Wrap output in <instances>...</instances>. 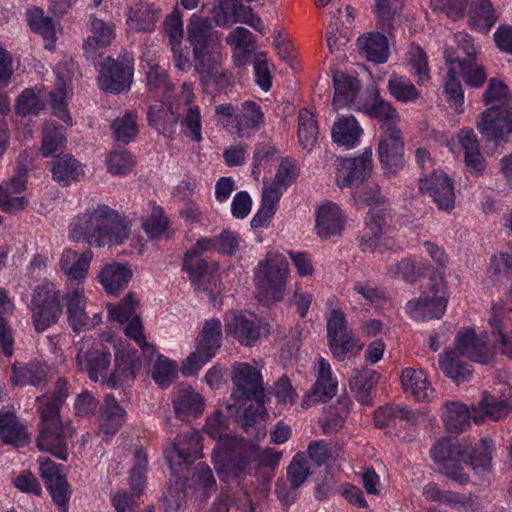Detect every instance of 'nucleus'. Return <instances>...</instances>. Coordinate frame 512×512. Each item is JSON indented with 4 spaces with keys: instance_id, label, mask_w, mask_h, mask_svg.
I'll list each match as a JSON object with an SVG mask.
<instances>
[{
    "instance_id": "obj_43",
    "label": "nucleus",
    "mask_w": 512,
    "mask_h": 512,
    "mask_svg": "<svg viewBox=\"0 0 512 512\" xmlns=\"http://www.w3.org/2000/svg\"><path fill=\"white\" fill-rule=\"evenodd\" d=\"M482 101L487 109H512V95L508 86L495 78L489 80L487 88L483 93Z\"/></svg>"
},
{
    "instance_id": "obj_40",
    "label": "nucleus",
    "mask_w": 512,
    "mask_h": 512,
    "mask_svg": "<svg viewBox=\"0 0 512 512\" xmlns=\"http://www.w3.org/2000/svg\"><path fill=\"white\" fill-rule=\"evenodd\" d=\"M350 400L340 398L336 404L329 406L319 418L322 431L326 435L337 433L343 428L345 420L350 412Z\"/></svg>"
},
{
    "instance_id": "obj_17",
    "label": "nucleus",
    "mask_w": 512,
    "mask_h": 512,
    "mask_svg": "<svg viewBox=\"0 0 512 512\" xmlns=\"http://www.w3.org/2000/svg\"><path fill=\"white\" fill-rule=\"evenodd\" d=\"M477 128L486 140L502 145L512 134V109H486L479 116Z\"/></svg>"
},
{
    "instance_id": "obj_51",
    "label": "nucleus",
    "mask_w": 512,
    "mask_h": 512,
    "mask_svg": "<svg viewBox=\"0 0 512 512\" xmlns=\"http://www.w3.org/2000/svg\"><path fill=\"white\" fill-rule=\"evenodd\" d=\"M28 23L33 31L44 38L45 48L52 50L55 42V27L52 19L44 16L43 10L35 8L28 12Z\"/></svg>"
},
{
    "instance_id": "obj_6",
    "label": "nucleus",
    "mask_w": 512,
    "mask_h": 512,
    "mask_svg": "<svg viewBox=\"0 0 512 512\" xmlns=\"http://www.w3.org/2000/svg\"><path fill=\"white\" fill-rule=\"evenodd\" d=\"M494 443L489 438H482L470 454L453 439H443L431 449L432 459L439 463V472L458 485L469 483V476L464 466L470 464L476 474L487 473L492 467Z\"/></svg>"
},
{
    "instance_id": "obj_36",
    "label": "nucleus",
    "mask_w": 512,
    "mask_h": 512,
    "mask_svg": "<svg viewBox=\"0 0 512 512\" xmlns=\"http://www.w3.org/2000/svg\"><path fill=\"white\" fill-rule=\"evenodd\" d=\"M334 97L332 105L334 109H340L354 104L360 90L359 81L342 72L333 74Z\"/></svg>"
},
{
    "instance_id": "obj_63",
    "label": "nucleus",
    "mask_w": 512,
    "mask_h": 512,
    "mask_svg": "<svg viewBox=\"0 0 512 512\" xmlns=\"http://www.w3.org/2000/svg\"><path fill=\"white\" fill-rule=\"evenodd\" d=\"M407 60L411 65L414 74L418 77V83L422 84L429 79V68L427 55L419 46L412 44L407 52Z\"/></svg>"
},
{
    "instance_id": "obj_64",
    "label": "nucleus",
    "mask_w": 512,
    "mask_h": 512,
    "mask_svg": "<svg viewBox=\"0 0 512 512\" xmlns=\"http://www.w3.org/2000/svg\"><path fill=\"white\" fill-rule=\"evenodd\" d=\"M177 376V365L164 356H159L152 373L154 381L161 387L168 386Z\"/></svg>"
},
{
    "instance_id": "obj_62",
    "label": "nucleus",
    "mask_w": 512,
    "mask_h": 512,
    "mask_svg": "<svg viewBox=\"0 0 512 512\" xmlns=\"http://www.w3.org/2000/svg\"><path fill=\"white\" fill-rule=\"evenodd\" d=\"M280 199L268 193L262 192L261 208L253 216L251 226L253 228H263L268 225L274 214Z\"/></svg>"
},
{
    "instance_id": "obj_27",
    "label": "nucleus",
    "mask_w": 512,
    "mask_h": 512,
    "mask_svg": "<svg viewBox=\"0 0 512 512\" xmlns=\"http://www.w3.org/2000/svg\"><path fill=\"white\" fill-rule=\"evenodd\" d=\"M64 300L68 323L74 332L79 333L89 325L84 288L78 284L67 289Z\"/></svg>"
},
{
    "instance_id": "obj_16",
    "label": "nucleus",
    "mask_w": 512,
    "mask_h": 512,
    "mask_svg": "<svg viewBox=\"0 0 512 512\" xmlns=\"http://www.w3.org/2000/svg\"><path fill=\"white\" fill-rule=\"evenodd\" d=\"M372 148L367 147L363 153L354 158H344L337 166L336 183L338 187H354L364 182L372 172Z\"/></svg>"
},
{
    "instance_id": "obj_25",
    "label": "nucleus",
    "mask_w": 512,
    "mask_h": 512,
    "mask_svg": "<svg viewBox=\"0 0 512 512\" xmlns=\"http://www.w3.org/2000/svg\"><path fill=\"white\" fill-rule=\"evenodd\" d=\"M444 59L446 65H453L466 85L480 88L485 83L487 79L485 68L476 64L475 59H461L452 46L445 48Z\"/></svg>"
},
{
    "instance_id": "obj_20",
    "label": "nucleus",
    "mask_w": 512,
    "mask_h": 512,
    "mask_svg": "<svg viewBox=\"0 0 512 512\" xmlns=\"http://www.w3.org/2000/svg\"><path fill=\"white\" fill-rule=\"evenodd\" d=\"M225 331L241 345L252 346L260 337L261 325L253 314L230 312L225 316Z\"/></svg>"
},
{
    "instance_id": "obj_15",
    "label": "nucleus",
    "mask_w": 512,
    "mask_h": 512,
    "mask_svg": "<svg viewBox=\"0 0 512 512\" xmlns=\"http://www.w3.org/2000/svg\"><path fill=\"white\" fill-rule=\"evenodd\" d=\"M232 396L237 401L264 400V386L260 371L247 363H237L233 367Z\"/></svg>"
},
{
    "instance_id": "obj_55",
    "label": "nucleus",
    "mask_w": 512,
    "mask_h": 512,
    "mask_svg": "<svg viewBox=\"0 0 512 512\" xmlns=\"http://www.w3.org/2000/svg\"><path fill=\"white\" fill-rule=\"evenodd\" d=\"M147 85L149 91L156 96H167L174 89V85L168 80L166 71L157 64L149 65Z\"/></svg>"
},
{
    "instance_id": "obj_44",
    "label": "nucleus",
    "mask_w": 512,
    "mask_h": 512,
    "mask_svg": "<svg viewBox=\"0 0 512 512\" xmlns=\"http://www.w3.org/2000/svg\"><path fill=\"white\" fill-rule=\"evenodd\" d=\"M357 110H363L367 115L377 119L381 123L383 131L389 128H398L399 115L396 109L387 101L376 97L372 104L364 105L363 108L357 107Z\"/></svg>"
},
{
    "instance_id": "obj_60",
    "label": "nucleus",
    "mask_w": 512,
    "mask_h": 512,
    "mask_svg": "<svg viewBox=\"0 0 512 512\" xmlns=\"http://www.w3.org/2000/svg\"><path fill=\"white\" fill-rule=\"evenodd\" d=\"M310 475V467L303 454H296L287 468V479L292 489H298Z\"/></svg>"
},
{
    "instance_id": "obj_2",
    "label": "nucleus",
    "mask_w": 512,
    "mask_h": 512,
    "mask_svg": "<svg viewBox=\"0 0 512 512\" xmlns=\"http://www.w3.org/2000/svg\"><path fill=\"white\" fill-rule=\"evenodd\" d=\"M187 40L193 49L194 71L203 85L215 84L219 89L230 85L231 73L221 68L225 60L222 33L209 18L193 14L187 25Z\"/></svg>"
},
{
    "instance_id": "obj_24",
    "label": "nucleus",
    "mask_w": 512,
    "mask_h": 512,
    "mask_svg": "<svg viewBox=\"0 0 512 512\" xmlns=\"http://www.w3.org/2000/svg\"><path fill=\"white\" fill-rule=\"evenodd\" d=\"M90 34L84 40L83 49L87 58L94 59L98 50L109 46L115 38V26L110 21H104L94 15L88 22Z\"/></svg>"
},
{
    "instance_id": "obj_29",
    "label": "nucleus",
    "mask_w": 512,
    "mask_h": 512,
    "mask_svg": "<svg viewBox=\"0 0 512 512\" xmlns=\"http://www.w3.org/2000/svg\"><path fill=\"white\" fill-rule=\"evenodd\" d=\"M363 129L353 115L339 116L331 129L334 143L353 149L359 145Z\"/></svg>"
},
{
    "instance_id": "obj_21",
    "label": "nucleus",
    "mask_w": 512,
    "mask_h": 512,
    "mask_svg": "<svg viewBox=\"0 0 512 512\" xmlns=\"http://www.w3.org/2000/svg\"><path fill=\"white\" fill-rule=\"evenodd\" d=\"M404 142L398 128L383 131L379 138L378 157L381 165L388 171L403 166Z\"/></svg>"
},
{
    "instance_id": "obj_23",
    "label": "nucleus",
    "mask_w": 512,
    "mask_h": 512,
    "mask_svg": "<svg viewBox=\"0 0 512 512\" xmlns=\"http://www.w3.org/2000/svg\"><path fill=\"white\" fill-rule=\"evenodd\" d=\"M264 113L254 101H244L239 106L236 122L231 125L230 133L240 138H249L264 125Z\"/></svg>"
},
{
    "instance_id": "obj_39",
    "label": "nucleus",
    "mask_w": 512,
    "mask_h": 512,
    "mask_svg": "<svg viewBox=\"0 0 512 512\" xmlns=\"http://www.w3.org/2000/svg\"><path fill=\"white\" fill-rule=\"evenodd\" d=\"M51 172L53 179L64 186L84 177L81 163L70 154L57 157L52 162Z\"/></svg>"
},
{
    "instance_id": "obj_49",
    "label": "nucleus",
    "mask_w": 512,
    "mask_h": 512,
    "mask_svg": "<svg viewBox=\"0 0 512 512\" xmlns=\"http://www.w3.org/2000/svg\"><path fill=\"white\" fill-rule=\"evenodd\" d=\"M387 88L391 96L401 103H413L421 95L409 79L396 74H392L388 79Z\"/></svg>"
},
{
    "instance_id": "obj_32",
    "label": "nucleus",
    "mask_w": 512,
    "mask_h": 512,
    "mask_svg": "<svg viewBox=\"0 0 512 512\" xmlns=\"http://www.w3.org/2000/svg\"><path fill=\"white\" fill-rule=\"evenodd\" d=\"M173 407L179 419L188 421L203 412L204 399L190 387L180 388L174 394Z\"/></svg>"
},
{
    "instance_id": "obj_10",
    "label": "nucleus",
    "mask_w": 512,
    "mask_h": 512,
    "mask_svg": "<svg viewBox=\"0 0 512 512\" xmlns=\"http://www.w3.org/2000/svg\"><path fill=\"white\" fill-rule=\"evenodd\" d=\"M288 262L282 255L268 257L259 262L255 270V283L265 297L272 301H280L287 285Z\"/></svg>"
},
{
    "instance_id": "obj_7",
    "label": "nucleus",
    "mask_w": 512,
    "mask_h": 512,
    "mask_svg": "<svg viewBox=\"0 0 512 512\" xmlns=\"http://www.w3.org/2000/svg\"><path fill=\"white\" fill-rule=\"evenodd\" d=\"M493 356L494 352L485 336L478 337L473 330H461L456 336V348L440 355L439 366L447 377L459 385L472 376L471 365L463 361L462 357L488 364Z\"/></svg>"
},
{
    "instance_id": "obj_38",
    "label": "nucleus",
    "mask_w": 512,
    "mask_h": 512,
    "mask_svg": "<svg viewBox=\"0 0 512 512\" xmlns=\"http://www.w3.org/2000/svg\"><path fill=\"white\" fill-rule=\"evenodd\" d=\"M126 420V412L111 394L105 397L100 408L99 425L108 435H114Z\"/></svg>"
},
{
    "instance_id": "obj_48",
    "label": "nucleus",
    "mask_w": 512,
    "mask_h": 512,
    "mask_svg": "<svg viewBox=\"0 0 512 512\" xmlns=\"http://www.w3.org/2000/svg\"><path fill=\"white\" fill-rule=\"evenodd\" d=\"M148 120L159 133L166 134L172 132L178 122V117L173 113L171 106L157 102L150 106Z\"/></svg>"
},
{
    "instance_id": "obj_11",
    "label": "nucleus",
    "mask_w": 512,
    "mask_h": 512,
    "mask_svg": "<svg viewBox=\"0 0 512 512\" xmlns=\"http://www.w3.org/2000/svg\"><path fill=\"white\" fill-rule=\"evenodd\" d=\"M447 306V291L442 280L431 282L429 288L418 298L407 302L406 311L416 321L441 318Z\"/></svg>"
},
{
    "instance_id": "obj_37",
    "label": "nucleus",
    "mask_w": 512,
    "mask_h": 512,
    "mask_svg": "<svg viewBox=\"0 0 512 512\" xmlns=\"http://www.w3.org/2000/svg\"><path fill=\"white\" fill-rule=\"evenodd\" d=\"M445 413L443 420L447 430L452 433H457L465 430L469 425L470 419L473 418L475 422H481L482 416L478 417L475 410L469 411L468 408L461 402L452 401L445 402Z\"/></svg>"
},
{
    "instance_id": "obj_58",
    "label": "nucleus",
    "mask_w": 512,
    "mask_h": 512,
    "mask_svg": "<svg viewBox=\"0 0 512 512\" xmlns=\"http://www.w3.org/2000/svg\"><path fill=\"white\" fill-rule=\"evenodd\" d=\"M226 44L231 46L233 50H244L246 52H254L257 43L253 33L245 27L237 26L232 29L225 38Z\"/></svg>"
},
{
    "instance_id": "obj_34",
    "label": "nucleus",
    "mask_w": 512,
    "mask_h": 512,
    "mask_svg": "<svg viewBox=\"0 0 512 512\" xmlns=\"http://www.w3.org/2000/svg\"><path fill=\"white\" fill-rule=\"evenodd\" d=\"M92 256L90 250L78 254L71 249H66L60 257L59 265L69 281L80 282L87 277Z\"/></svg>"
},
{
    "instance_id": "obj_28",
    "label": "nucleus",
    "mask_w": 512,
    "mask_h": 512,
    "mask_svg": "<svg viewBox=\"0 0 512 512\" xmlns=\"http://www.w3.org/2000/svg\"><path fill=\"white\" fill-rule=\"evenodd\" d=\"M132 275L128 265L112 262L101 268L98 279L108 294L116 295L127 287Z\"/></svg>"
},
{
    "instance_id": "obj_33",
    "label": "nucleus",
    "mask_w": 512,
    "mask_h": 512,
    "mask_svg": "<svg viewBox=\"0 0 512 512\" xmlns=\"http://www.w3.org/2000/svg\"><path fill=\"white\" fill-rule=\"evenodd\" d=\"M0 439L4 444L15 447L24 446L29 442L26 426L13 411L0 412Z\"/></svg>"
},
{
    "instance_id": "obj_57",
    "label": "nucleus",
    "mask_w": 512,
    "mask_h": 512,
    "mask_svg": "<svg viewBox=\"0 0 512 512\" xmlns=\"http://www.w3.org/2000/svg\"><path fill=\"white\" fill-rule=\"evenodd\" d=\"M112 129L117 142L122 144L129 143L138 133L136 115L128 112L123 117L115 119Z\"/></svg>"
},
{
    "instance_id": "obj_35",
    "label": "nucleus",
    "mask_w": 512,
    "mask_h": 512,
    "mask_svg": "<svg viewBox=\"0 0 512 512\" xmlns=\"http://www.w3.org/2000/svg\"><path fill=\"white\" fill-rule=\"evenodd\" d=\"M47 374V366L39 361L15 363L12 367L11 381L17 386L41 387L47 380Z\"/></svg>"
},
{
    "instance_id": "obj_26",
    "label": "nucleus",
    "mask_w": 512,
    "mask_h": 512,
    "mask_svg": "<svg viewBox=\"0 0 512 512\" xmlns=\"http://www.w3.org/2000/svg\"><path fill=\"white\" fill-rule=\"evenodd\" d=\"M506 308L503 302L495 303L491 309L488 323L493 339L492 351L498 352L508 358H512V330H507L503 318Z\"/></svg>"
},
{
    "instance_id": "obj_9",
    "label": "nucleus",
    "mask_w": 512,
    "mask_h": 512,
    "mask_svg": "<svg viewBox=\"0 0 512 512\" xmlns=\"http://www.w3.org/2000/svg\"><path fill=\"white\" fill-rule=\"evenodd\" d=\"M222 324L218 318L207 320L197 337L196 350L183 363L181 372L192 376L209 362L221 346Z\"/></svg>"
},
{
    "instance_id": "obj_45",
    "label": "nucleus",
    "mask_w": 512,
    "mask_h": 512,
    "mask_svg": "<svg viewBox=\"0 0 512 512\" xmlns=\"http://www.w3.org/2000/svg\"><path fill=\"white\" fill-rule=\"evenodd\" d=\"M496 21L497 16L489 0H471V26L480 32H488Z\"/></svg>"
},
{
    "instance_id": "obj_46",
    "label": "nucleus",
    "mask_w": 512,
    "mask_h": 512,
    "mask_svg": "<svg viewBox=\"0 0 512 512\" xmlns=\"http://www.w3.org/2000/svg\"><path fill=\"white\" fill-rule=\"evenodd\" d=\"M319 128L315 116L307 109L299 111L298 140L303 150L311 151L317 143Z\"/></svg>"
},
{
    "instance_id": "obj_61",
    "label": "nucleus",
    "mask_w": 512,
    "mask_h": 512,
    "mask_svg": "<svg viewBox=\"0 0 512 512\" xmlns=\"http://www.w3.org/2000/svg\"><path fill=\"white\" fill-rule=\"evenodd\" d=\"M192 483L196 491L207 497L212 492L216 491V480L213 476L212 470L205 463H199L195 467L192 476Z\"/></svg>"
},
{
    "instance_id": "obj_54",
    "label": "nucleus",
    "mask_w": 512,
    "mask_h": 512,
    "mask_svg": "<svg viewBox=\"0 0 512 512\" xmlns=\"http://www.w3.org/2000/svg\"><path fill=\"white\" fill-rule=\"evenodd\" d=\"M183 267L185 271L188 273L192 283L195 285L196 289L199 290H207V286L205 284V279L207 277V263L197 255H193L192 253L186 252Z\"/></svg>"
},
{
    "instance_id": "obj_3",
    "label": "nucleus",
    "mask_w": 512,
    "mask_h": 512,
    "mask_svg": "<svg viewBox=\"0 0 512 512\" xmlns=\"http://www.w3.org/2000/svg\"><path fill=\"white\" fill-rule=\"evenodd\" d=\"M226 416L219 410L210 415L204 431L217 444L213 449L214 468L224 480L240 477L251 471V460L257 455L254 442L227 434Z\"/></svg>"
},
{
    "instance_id": "obj_53",
    "label": "nucleus",
    "mask_w": 512,
    "mask_h": 512,
    "mask_svg": "<svg viewBox=\"0 0 512 512\" xmlns=\"http://www.w3.org/2000/svg\"><path fill=\"white\" fill-rule=\"evenodd\" d=\"M66 138L59 127L54 122H47L43 128V138L41 152L44 157L53 156L64 147Z\"/></svg>"
},
{
    "instance_id": "obj_13",
    "label": "nucleus",
    "mask_w": 512,
    "mask_h": 512,
    "mask_svg": "<svg viewBox=\"0 0 512 512\" xmlns=\"http://www.w3.org/2000/svg\"><path fill=\"white\" fill-rule=\"evenodd\" d=\"M202 436L199 431L179 434L173 442L164 449L165 459L173 472H178L182 466L192 464L202 457Z\"/></svg>"
},
{
    "instance_id": "obj_59",
    "label": "nucleus",
    "mask_w": 512,
    "mask_h": 512,
    "mask_svg": "<svg viewBox=\"0 0 512 512\" xmlns=\"http://www.w3.org/2000/svg\"><path fill=\"white\" fill-rule=\"evenodd\" d=\"M181 126L184 128V133L194 142H201L202 137V119L201 113L198 106H188L183 119L181 120Z\"/></svg>"
},
{
    "instance_id": "obj_19",
    "label": "nucleus",
    "mask_w": 512,
    "mask_h": 512,
    "mask_svg": "<svg viewBox=\"0 0 512 512\" xmlns=\"http://www.w3.org/2000/svg\"><path fill=\"white\" fill-rule=\"evenodd\" d=\"M419 191L427 194L443 211H451L455 204V194L452 181L442 171H433L429 177L419 180Z\"/></svg>"
},
{
    "instance_id": "obj_50",
    "label": "nucleus",
    "mask_w": 512,
    "mask_h": 512,
    "mask_svg": "<svg viewBox=\"0 0 512 512\" xmlns=\"http://www.w3.org/2000/svg\"><path fill=\"white\" fill-rule=\"evenodd\" d=\"M358 44L364 51L367 59L375 63H383L388 58L387 38L380 33L370 34L366 38H359Z\"/></svg>"
},
{
    "instance_id": "obj_56",
    "label": "nucleus",
    "mask_w": 512,
    "mask_h": 512,
    "mask_svg": "<svg viewBox=\"0 0 512 512\" xmlns=\"http://www.w3.org/2000/svg\"><path fill=\"white\" fill-rule=\"evenodd\" d=\"M448 71L444 81V93L451 107L459 109L464 104V92L459 75L453 65H447Z\"/></svg>"
},
{
    "instance_id": "obj_30",
    "label": "nucleus",
    "mask_w": 512,
    "mask_h": 512,
    "mask_svg": "<svg viewBox=\"0 0 512 512\" xmlns=\"http://www.w3.org/2000/svg\"><path fill=\"white\" fill-rule=\"evenodd\" d=\"M401 383L405 392L418 401H430L435 398V390L422 369H404L401 374Z\"/></svg>"
},
{
    "instance_id": "obj_47",
    "label": "nucleus",
    "mask_w": 512,
    "mask_h": 512,
    "mask_svg": "<svg viewBox=\"0 0 512 512\" xmlns=\"http://www.w3.org/2000/svg\"><path fill=\"white\" fill-rule=\"evenodd\" d=\"M159 17L160 12L152 5L140 3L130 9L127 22L132 29L147 32L153 30Z\"/></svg>"
},
{
    "instance_id": "obj_22",
    "label": "nucleus",
    "mask_w": 512,
    "mask_h": 512,
    "mask_svg": "<svg viewBox=\"0 0 512 512\" xmlns=\"http://www.w3.org/2000/svg\"><path fill=\"white\" fill-rule=\"evenodd\" d=\"M337 387L338 382L333 376L330 364L320 357L317 362L316 382L304 397L302 405L309 407L317 401L330 400L336 394Z\"/></svg>"
},
{
    "instance_id": "obj_8",
    "label": "nucleus",
    "mask_w": 512,
    "mask_h": 512,
    "mask_svg": "<svg viewBox=\"0 0 512 512\" xmlns=\"http://www.w3.org/2000/svg\"><path fill=\"white\" fill-rule=\"evenodd\" d=\"M31 323L37 333L54 326L60 319L63 309L61 292L51 282L35 286L28 304Z\"/></svg>"
},
{
    "instance_id": "obj_31",
    "label": "nucleus",
    "mask_w": 512,
    "mask_h": 512,
    "mask_svg": "<svg viewBox=\"0 0 512 512\" xmlns=\"http://www.w3.org/2000/svg\"><path fill=\"white\" fill-rule=\"evenodd\" d=\"M344 226V217L339 206L328 202L319 207L316 215V230L321 238L340 235Z\"/></svg>"
},
{
    "instance_id": "obj_1",
    "label": "nucleus",
    "mask_w": 512,
    "mask_h": 512,
    "mask_svg": "<svg viewBox=\"0 0 512 512\" xmlns=\"http://www.w3.org/2000/svg\"><path fill=\"white\" fill-rule=\"evenodd\" d=\"M114 369L108 374L111 364V352L101 343L91 340L78 344L76 365L85 371L93 382H101L109 388H117L131 383L141 370L142 362L137 351L123 348L115 352Z\"/></svg>"
},
{
    "instance_id": "obj_41",
    "label": "nucleus",
    "mask_w": 512,
    "mask_h": 512,
    "mask_svg": "<svg viewBox=\"0 0 512 512\" xmlns=\"http://www.w3.org/2000/svg\"><path fill=\"white\" fill-rule=\"evenodd\" d=\"M378 381L376 371L363 368L355 369L352 372L349 386L355 392L356 399L363 405L371 404V392Z\"/></svg>"
},
{
    "instance_id": "obj_18",
    "label": "nucleus",
    "mask_w": 512,
    "mask_h": 512,
    "mask_svg": "<svg viewBox=\"0 0 512 512\" xmlns=\"http://www.w3.org/2000/svg\"><path fill=\"white\" fill-rule=\"evenodd\" d=\"M327 335L334 358L343 361L353 349L355 338L347 328L345 315L342 311L333 310L327 317Z\"/></svg>"
},
{
    "instance_id": "obj_14",
    "label": "nucleus",
    "mask_w": 512,
    "mask_h": 512,
    "mask_svg": "<svg viewBox=\"0 0 512 512\" xmlns=\"http://www.w3.org/2000/svg\"><path fill=\"white\" fill-rule=\"evenodd\" d=\"M133 59L128 55L107 58L99 70V85L104 91L120 93L130 88L133 78Z\"/></svg>"
},
{
    "instance_id": "obj_5",
    "label": "nucleus",
    "mask_w": 512,
    "mask_h": 512,
    "mask_svg": "<svg viewBox=\"0 0 512 512\" xmlns=\"http://www.w3.org/2000/svg\"><path fill=\"white\" fill-rule=\"evenodd\" d=\"M68 395L67 381L59 378L55 383L52 397L42 395L36 398L40 414L37 446L63 461L68 458V439L72 438L75 432L70 423H64L60 416V410Z\"/></svg>"
},
{
    "instance_id": "obj_52",
    "label": "nucleus",
    "mask_w": 512,
    "mask_h": 512,
    "mask_svg": "<svg viewBox=\"0 0 512 512\" xmlns=\"http://www.w3.org/2000/svg\"><path fill=\"white\" fill-rule=\"evenodd\" d=\"M252 401L253 403L246 407L243 412L241 425L247 433H249L250 429L256 428L257 432L255 437L258 438L265 435L262 423L266 416V410L263 400Z\"/></svg>"
},
{
    "instance_id": "obj_4",
    "label": "nucleus",
    "mask_w": 512,
    "mask_h": 512,
    "mask_svg": "<svg viewBox=\"0 0 512 512\" xmlns=\"http://www.w3.org/2000/svg\"><path fill=\"white\" fill-rule=\"evenodd\" d=\"M129 236V221L105 204L79 213L69 225L71 240L95 247L121 245Z\"/></svg>"
},
{
    "instance_id": "obj_12",
    "label": "nucleus",
    "mask_w": 512,
    "mask_h": 512,
    "mask_svg": "<svg viewBox=\"0 0 512 512\" xmlns=\"http://www.w3.org/2000/svg\"><path fill=\"white\" fill-rule=\"evenodd\" d=\"M210 12L219 27L230 28L233 24L243 23L261 33L265 30L261 18L239 0H216Z\"/></svg>"
},
{
    "instance_id": "obj_42",
    "label": "nucleus",
    "mask_w": 512,
    "mask_h": 512,
    "mask_svg": "<svg viewBox=\"0 0 512 512\" xmlns=\"http://www.w3.org/2000/svg\"><path fill=\"white\" fill-rule=\"evenodd\" d=\"M298 169L294 160L283 159L276 171L274 180L264 185L263 192L280 199L284 191L297 179Z\"/></svg>"
}]
</instances>
